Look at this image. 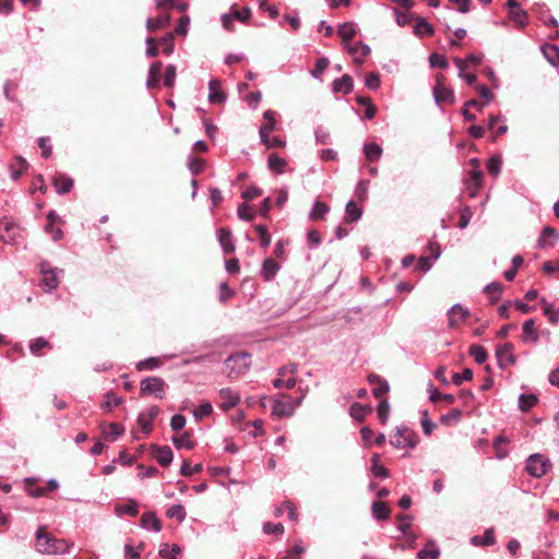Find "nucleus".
<instances>
[{
    "instance_id": "4d7b16f0",
    "label": "nucleus",
    "mask_w": 559,
    "mask_h": 559,
    "mask_svg": "<svg viewBox=\"0 0 559 559\" xmlns=\"http://www.w3.org/2000/svg\"><path fill=\"white\" fill-rule=\"evenodd\" d=\"M261 142L269 148H281L285 146V141L278 136H271L270 134L260 135Z\"/></svg>"
},
{
    "instance_id": "49530a36",
    "label": "nucleus",
    "mask_w": 559,
    "mask_h": 559,
    "mask_svg": "<svg viewBox=\"0 0 559 559\" xmlns=\"http://www.w3.org/2000/svg\"><path fill=\"white\" fill-rule=\"evenodd\" d=\"M469 355L478 365L484 364L488 358L487 350L480 345H472L469 347Z\"/></svg>"
},
{
    "instance_id": "423d86ee",
    "label": "nucleus",
    "mask_w": 559,
    "mask_h": 559,
    "mask_svg": "<svg viewBox=\"0 0 559 559\" xmlns=\"http://www.w3.org/2000/svg\"><path fill=\"white\" fill-rule=\"evenodd\" d=\"M166 382L159 377H147L141 381L140 393L143 396L154 395L162 400L165 396Z\"/></svg>"
},
{
    "instance_id": "bb28decb",
    "label": "nucleus",
    "mask_w": 559,
    "mask_h": 559,
    "mask_svg": "<svg viewBox=\"0 0 559 559\" xmlns=\"http://www.w3.org/2000/svg\"><path fill=\"white\" fill-rule=\"evenodd\" d=\"M141 526L145 530H152L154 532H159L162 530L160 521L152 512L143 513L141 518Z\"/></svg>"
},
{
    "instance_id": "6e6d98bb",
    "label": "nucleus",
    "mask_w": 559,
    "mask_h": 559,
    "mask_svg": "<svg viewBox=\"0 0 559 559\" xmlns=\"http://www.w3.org/2000/svg\"><path fill=\"white\" fill-rule=\"evenodd\" d=\"M122 403V397L118 396L112 392H108L105 395V401L102 404V408L105 411H111L112 407L118 406Z\"/></svg>"
},
{
    "instance_id": "dca6fc26",
    "label": "nucleus",
    "mask_w": 559,
    "mask_h": 559,
    "mask_svg": "<svg viewBox=\"0 0 559 559\" xmlns=\"http://www.w3.org/2000/svg\"><path fill=\"white\" fill-rule=\"evenodd\" d=\"M217 239L225 254H230L236 250V246L233 240V235L229 229H217Z\"/></svg>"
},
{
    "instance_id": "37998d69",
    "label": "nucleus",
    "mask_w": 559,
    "mask_h": 559,
    "mask_svg": "<svg viewBox=\"0 0 559 559\" xmlns=\"http://www.w3.org/2000/svg\"><path fill=\"white\" fill-rule=\"evenodd\" d=\"M510 20L519 27H524L527 24V14L521 8L509 11Z\"/></svg>"
},
{
    "instance_id": "69168bd1",
    "label": "nucleus",
    "mask_w": 559,
    "mask_h": 559,
    "mask_svg": "<svg viewBox=\"0 0 559 559\" xmlns=\"http://www.w3.org/2000/svg\"><path fill=\"white\" fill-rule=\"evenodd\" d=\"M328 67H329L328 58L321 57V58L317 59L316 67L311 71V75L313 78H320V75L326 70Z\"/></svg>"
},
{
    "instance_id": "bf43d9fd",
    "label": "nucleus",
    "mask_w": 559,
    "mask_h": 559,
    "mask_svg": "<svg viewBox=\"0 0 559 559\" xmlns=\"http://www.w3.org/2000/svg\"><path fill=\"white\" fill-rule=\"evenodd\" d=\"M297 383V380L295 377H280L273 380V386L276 389H293Z\"/></svg>"
},
{
    "instance_id": "4be33fe9",
    "label": "nucleus",
    "mask_w": 559,
    "mask_h": 559,
    "mask_svg": "<svg viewBox=\"0 0 559 559\" xmlns=\"http://www.w3.org/2000/svg\"><path fill=\"white\" fill-rule=\"evenodd\" d=\"M276 112L271 110V109H267L264 111L263 114V118L265 120V122L263 124H261L260 127V130H259V133L260 135H267V134H271V132H273L276 128Z\"/></svg>"
},
{
    "instance_id": "7c9ffc66",
    "label": "nucleus",
    "mask_w": 559,
    "mask_h": 559,
    "mask_svg": "<svg viewBox=\"0 0 559 559\" xmlns=\"http://www.w3.org/2000/svg\"><path fill=\"white\" fill-rule=\"evenodd\" d=\"M439 557L440 549L436 546L433 542L427 543L425 547L417 552L418 559H438Z\"/></svg>"
},
{
    "instance_id": "c03bdc74",
    "label": "nucleus",
    "mask_w": 559,
    "mask_h": 559,
    "mask_svg": "<svg viewBox=\"0 0 559 559\" xmlns=\"http://www.w3.org/2000/svg\"><path fill=\"white\" fill-rule=\"evenodd\" d=\"M370 411V407H366L359 403H354L349 408V414L354 419L362 421L367 413H369Z\"/></svg>"
},
{
    "instance_id": "7ed1b4c3",
    "label": "nucleus",
    "mask_w": 559,
    "mask_h": 559,
    "mask_svg": "<svg viewBox=\"0 0 559 559\" xmlns=\"http://www.w3.org/2000/svg\"><path fill=\"white\" fill-rule=\"evenodd\" d=\"M251 366V356L246 352H239L230 355L225 360L227 376L229 378H238L245 374Z\"/></svg>"
},
{
    "instance_id": "20e7f679",
    "label": "nucleus",
    "mask_w": 559,
    "mask_h": 559,
    "mask_svg": "<svg viewBox=\"0 0 559 559\" xmlns=\"http://www.w3.org/2000/svg\"><path fill=\"white\" fill-rule=\"evenodd\" d=\"M40 285L46 292L55 290L59 283L62 270L53 267L49 262L40 263Z\"/></svg>"
},
{
    "instance_id": "473e14b6",
    "label": "nucleus",
    "mask_w": 559,
    "mask_h": 559,
    "mask_svg": "<svg viewBox=\"0 0 559 559\" xmlns=\"http://www.w3.org/2000/svg\"><path fill=\"white\" fill-rule=\"evenodd\" d=\"M481 179H483V171L475 168L469 171V180L471 182L466 181L467 189L471 190V194L475 195L476 191L481 186Z\"/></svg>"
},
{
    "instance_id": "393cba45",
    "label": "nucleus",
    "mask_w": 559,
    "mask_h": 559,
    "mask_svg": "<svg viewBox=\"0 0 559 559\" xmlns=\"http://www.w3.org/2000/svg\"><path fill=\"white\" fill-rule=\"evenodd\" d=\"M371 513L374 520L385 521L390 518L391 510L382 501H374L371 506Z\"/></svg>"
},
{
    "instance_id": "412c9836",
    "label": "nucleus",
    "mask_w": 559,
    "mask_h": 559,
    "mask_svg": "<svg viewBox=\"0 0 559 559\" xmlns=\"http://www.w3.org/2000/svg\"><path fill=\"white\" fill-rule=\"evenodd\" d=\"M226 100V95L221 91L218 80H211L209 83V102L212 104H222Z\"/></svg>"
},
{
    "instance_id": "2f4dec72",
    "label": "nucleus",
    "mask_w": 559,
    "mask_h": 559,
    "mask_svg": "<svg viewBox=\"0 0 559 559\" xmlns=\"http://www.w3.org/2000/svg\"><path fill=\"white\" fill-rule=\"evenodd\" d=\"M170 23V16L169 15H159L155 19H147L146 21V28L150 32H154L160 28H165Z\"/></svg>"
},
{
    "instance_id": "72a5a7b5",
    "label": "nucleus",
    "mask_w": 559,
    "mask_h": 559,
    "mask_svg": "<svg viewBox=\"0 0 559 559\" xmlns=\"http://www.w3.org/2000/svg\"><path fill=\"white\" fill-rule=\"evenodd\" d=\"M370 471L374 477L379 478H388L389 471L380 464V455L373 454L371 457V467Z\"/></svg>"
},
{
    "instance_id": "aec40b11",
    "label": "nucleus",
    "mask_w": 559,
    "mask_h": 559,
    "mask_svg": "<svg viewBox=\"0 0 559 559\" xmlns=\"http://www.w3.org/2000/svg\"><path fill=\"white\" fill-rule=\"evenodd\" d=\"M435 33V29L430 23L427 22L426 19L421 16H417L415 19V25H414V34L417 37H429L432 36Z\"/></svg>"
},
{
    "instance_id": "c9c22d12",
    "label": "nucleus",
    "mask_w": 559,
    "mask_h": 559,
    "mask_svg": "<svg viewBox=\"0 0 559 559\" xmlns=\"http://www.w3.org/2000/svg\"><path fill=\"white\" fill-rule=\"evenodd\" d=\"M345 213H346L345 221L347 223L357 222L361 217V214H362L360 207L354 201H349L346 204Z\"/></svg>"
},
{
    "instance_id": "3c124183",
    "label": "nucleus",
    "mask_w": 559,
    "mask_h": 559,
    "mask_svg": "<svg viewBox=\"0 0 559 559\" xmlns=\"http://www.w3.org/2000/svg\"><path fill=\"white\" fill-rule=\"evenodd\" d=\"M174 38H175V34L174 33H167L165 36H163L158 40L159 45L163 48V52L166 56H169V55H171L174 52V48H175V46H174Z\"/></svg>"
},
{
    "instance_id": "603ef678",
    "label": "nucleus",
    "mask_w": 559,
    "mask_h": 559,
    "mask_svg": "<svg viewBox=\"0 0 559 559\" xmlns=\"http://www.w3.org/2000/svg\"><path fill=\"white\" fill-rule=\"evenodd\" d=\"M213 413V407L209 402H202L198 408L194 409L193 416L197 421L210 416Z\"/></svg>"
},
{
    "instance_id": "ddd939ff",
    "label": "nucleus",
    "mask_w": 559,
    "mask_h": 559,
    "mask_svg": "<svg viewBox=\"0 0 559 559\" xmlns=\"http://www.w3.org/2000/svg\"><path fill=\"white\" fill-rule=\"evenodd\" d=\"M345 48L348 50L350 55L354 56V60L356 63H362L365 57L370 53V48L368 45L362 41H356L353 44H346Z\"/></svg>"
},
{
    "instance_id": "a211bd4d",
    "label": "nucleus",
    "mask_w": 559,
    "mask_h": 559,
    "mask_svg": "<svg viewBox=\"0 0 559 559\" xmlns=\"http://www.w3.org/2000/svg\"><path fill=\"white\" fill-rule=\"evenodd\" d=\"M523 335L522 340L525 343H537L539 340L538 331L535 326V321L533 319H528L523 323L522 326Z\"/></svg>"
},
{
    "instance_id": "774afa93",
    "label": "nucleus",
    "mask_w": 559,
    "mask_h": 559,
    "mask_svg": "<svg viewBox=\"0 0 559 559\" xmlns=\"http://www.w3.org/2000/svg\"><path fill=\"white\" fill-rule=\"evenodd\" d=\"M176 80V67L174 64H168L165 70L164 75V85L167 87H173Z\"/></svg>"
},
{
    "instance_id": "f03ea898",
    "label": "nucleus",
    "mask_w": 559,
    "mask_h": 559,
    "mask_svg": "<svg viewBox=\"0 0 559 559\" xmlns=\"http://www.w3.org/2000/svg\"><path fill=\"white\" fill-rule=\"evenodd\" d=\"M306 393V391H301L297 399L284 393L277 394L273 402L272 414L278 418L290 417L304 401Z\"/></svg>"
},
{
    "instance_id": "9d476101",
    "label": "nucleus",
    "mask_w": 559,
    "mask_h": 559,
    "mask_svg": "<svg viewBox=\"0 0 559 559\" xmlns=\"http://www.w3.org/2000/svg\"><path fill=\"white\" fill-rule=\"evenodd\" d=\"M218 395L222 400L219 407L224 412H227V411L234 408L240 402V395L229 388L221 389L218 391Z\"/></svg>"
},
{
    "instance_id": "1a4fd4ad",
    "label": "nucleus",
    "mask_w": 559,
    "mask_h": 559,
    "mask_svg": "<svg viewBox=\"0 0 559 559\" xmlns=\"http://www.w3.org/2000/svg\"><path fill=\"white\" fill-rule=\"evenodd\" d=\"M438 83L433 87V96L435 100L438 105L441 104H453L455 100L454 93L451 88H448L441 83V80H443V75L437 76Z\"/></svg>"
},
{
    "instance_id": "f8f14e48",
    "label": "nucleus",
    "mask_w": 559,
    "mask_h": 559,
    "mask_svg": "<svg viewBox=\"0 0 559 559\" xmlns=\"http://www.w3.org/2000/svg\"><path fill=\"white\" fill-rule=\"evenodd\" d=\"M159 413L158 406H152L146 412H142L138 417V424L144 433H150L153 429V420Z\"/></svg>"
},
{
    "instance_id": "79ce46f5",
    "label": "nucleus",
    "mask_w": 559,
    "mask_h": 559,
    "mask_svg": "<svg viewBox=\"0 0 559 559\" xmlns=\"http://www.w3.org/2000/svg\"><path fill=\"white\" fill-rule=\"evenodd\" d=\"M429 392H430L429 399L431 402H437V401L442 400V401L447 402L448 404H452L455 401L454 395L448 394V393H441L432 384H430Z\"/></svg>"
},
{
    "instance_id": "13d9d810",
    "label": "nucleus",
    "mask_w": 559,
    "mask_h": 559,
    "mask_svg": "<svg viewBox=\"0 0 559 559\" xmlns=\"http://www.w3.org/2000/svg\"><path fill=\"white\" fill-rule=\"evenodd\" d=\"M167 516L170 519H176L178 522H182L186 519V511L181 504H174L168 508L166 512Z\"/></svg>"
},
{
    "instance_id": "e433bc0d",
    "label": "nucleus",
    "mask_w": 559,
    "mask_h": 559,
    "mask_svg": "<svg viewBox=\"0 0 559 559\" xmlns=\"http://www.w3.org/2000/svg\"><path fill=\"white\" fill-rule=\"evenodd\" d=\"M181 552L180 547L177 544L169 546L167 543L162 544L159 549V556L164 559H177V556Z\"/></svg>"
},
{
    "instance_id": "6e6552de",
    "label": "nucleus",
    "mask_w": 559,
    "mask_h": 559,
    "mask_svg": "<svg viewBox=\"0 0 559 559\" xmlns=\"http://www.w3.org/2000/svg\"><path fill=\"white\" fill-rule=\"evenodd\" d=\"M514 346L511 343H504L496 347V356L500 368H508L516 362V357L513 354Z\"/></svg>"
},
{
    "instance_id": "09e8293b",
    "label": "nucleus",
    "mask_w": 559,
    "mask_h": 559,
    "mask_svg": "<svg viewBox=\"0 0 559 559\" xmlns=\"http://www.w3.org/2000/svg\"><path fill=\"white\" fill-rule=\"evenodd\" d=\"M116 512L119 514V515H130V516H135L138 515L139 513V510H138V504L135 503V501L133 500H130L128 503L126 504H120V506H117L116 507Z\"/></svg>"
},
{
    "instance_id": "a19ab883",
    "label": "nucleus",
    "mask_w": 559,
    "mask_h": 559,
    "mask_svg": "<svg viewBox=\"0 0 559 559\" xmlns=\"http://www.w3.org/2000/svg\"><path fill=\"white\" fill-rule=\"evenodd\" d=\"M454 63L459 68V76L464 79L468 85L475 84L477 76L473 73H465V61L461 58H454Z\"/></svg>"
},
{
    "instance_id": "c85d7f7f",
    "label": "nucleus",
    "mask_w": 559,
    "mask_h": 559,
    "mask_svg": "<svg viewBox=\"0 0 559 559\" xmlns=\"http://www.w3.org/2000/svg\"><path fill=\"white\" fill-rule=\"evenodd\" d=\"M330 206L326 203H323L321 201H316L313 203L312 210L309 213V219L311 221H320L325 217V215L329 213Z\"/></svg>"
},
{
    "instance_id": "f3484780",
    "label": "nucleus",
    "mask_w": 559,
    "mask_h": 559,
    "mask_svg": "<svg viewBox=\"0 0 559 559\" xmlns=\"http://www.w3.org/2000/svg\"><path fill=\"white\" fill-rule=\"evenodd\" d=\"M368 381L373 385L372 393L376 397H382L389 392L388 381L381 379L378 374H369Z\"/></svg>"
},
{
    "instance_id": "ea45409f",
    "label": "nucleus",
    "mask_w": 559,
    "mask_h": 559,
    "mask_svg": "<svg viewBox=\"0 0 559 559\" xmlns=\"http://www.w3.org/2000/svg\"><path fill=\"white\" fill-rule=\"evenodd\" d=\"M366 158L370 162L378 160L382 155V148L377 143H368L364 146Z\"/></svg>"
},
{
    "instance_id": "cd10ccee",
    "label": "nucleus",
    "mask_w": 559,
    "mask_h": 559,
    "mask_svg": "<svg viewBox=\"0 0 559 559\" xmlns=\"http://www.w3.org/2000/svg\"><path fill=\"white\" fill-rule=\"evenodd\" d=\"M155 450V460L158 462V464L163 466H167L173 461V451L169 447H154Z\"/></svg>"
},
{
    "instance_id": "0e129e2a",
    "label": "nucleus",
    "mask_w": 559,
    "mask_h": 559,
    "mask_svg": "<svg viewBox=\"0 0 559 559\" xmlns=\"http://www.w3.org/2000/svg\"><path fill=\"white\" fill-rule=\"evenodd\" d=\"M254 228H255V231L258 233V235L260 237L261 246L263 248L269 247L270 243H271V235L269 234L266 226H264V225H257Z\"/></svg>"
},
{
    "instance_id": "f704fd0d",
    "label": "nucleus",
    "mask_w": 559,
    "mask_h": 559,
    "mask_svg": "<svg viewBox=\"0 0 559 559\" xmlns=\"http://www.w3.org/2000/svg\"><path fill=\"white\" fill-rule=\"evenodd\" d=\"M337 33L346 46V44H350L349 40L356 35V27L353 23L345 22L340 25Z\"/></svg>"
},
{
    "instance_id": "b1692460",
    "label": "nucleus",
    "mask_w": 559,
    "mask_h": 559,
    "mask_svg": "<svg viewBox=\"0 0 559 559\" xmlns=\"http://www.w3.org/2000/svg\"><path fill=\"white\" fill-rule=\"evenodd\" d=\"M162 67H163V63L160 61L153 62L150 66L148 75H147V80H146V86L148 88L158 86Z\"/></svg>"
},
{
    "instance_id": "864d4df0",
    "label": "nucleus",
    "mask_w": 559,
    "mask_h": 559,
    "mask_svg": "<svg viewBox=\"0 0 559 559\" xmlns=\"http://www.w3.org/2000/svg\"><path fill=\"white\" fill-rule=\"evenodd\" d=\"M503 290L502 284L492 282L485 287V292L490 296L491 302H496Z\"/></svg>"
},
{
    "instance_id": "052dcab7",
    "label": "nucleus",
    "mask_w": 559,
    "mask_h": 559,
    "mask_svg": "<svg viewBox=\"0 0 559 559\" xmlns=\"http://www.w3.org/2000/svg\"><path fill=\"white\" fill-rule=\"evenodd\" d=\"M550 237L557 238L558 234L556 233V230L554 228L545 227L542 231L539 239H538V246L542 248H544L546 246H552V242L548 241V238H550Z\"/></svg>"
},
{
    "instance_id": "8fccbe9b",
    "label": "nucleus",
    "mask_w": 559,
    "mask_h": 559,
    "mask_svg": "<svg viewBox=\"0 0 559 559\" xmlns=\"http://www.w3.org/2000/svg\"><path fill=\"white\" fill-rule=\"evenodd\" d=\"M160 366H162V362H160L159 358H157V357H150V358H146L144 360H140L136 364V370L138 371L153 370V369L159 368Z\"/></svg>"
},
{
    "instance_id": "2eb2a0df",
    "label": "nucleus",
    "mask_w": 559,
    "mask_h": 559,
    "mask_svg": "<svg viewBox=\"0 0 559 559\" xmlns=\"http://www.w3.org/2000/svg\"><path fill=\"white\" fill-rule=\"evenodd\" d=\"M17 227L9 222H0V238L4 243H16Z\"/></svg>"
},
{
    "instance_id": "39448f33",
    "label": "nucleus",
    "mask_w": 559,
    "mask_h": 559,
    "mask_svg": "<svg viewBox=\"0 0 559 559\" xmlns=\"http://www.w3.org/2000/svg\"><path fill=\"white\" fill-rule=\"evenodd\" d=\"M551 468V462L543 454H531L526 461L527 473L535 478H540Z\"/></svg>"
},
{
    "instance_id": "9b49d317",
    "label": "nucleus",
    "mask_w": 559,
    "mask_h": 559,
    "mask_svg": "<svg viewBox=\"0 0 559 559\" xmlns=\"http://www.w3.org/2000/svg\"><path fill=\"white\" fill-rule=\"evenodd\" d=\"M469 317V311L460 304H455L448 311L449 326L454 329Z\"/></svg>"
},
{
    "instance_id": "a878e982",
    "label": "nucleus",
    "mask_w": 559,
    "mask_h": 559,
    "mask_svg": "<svg viewBox=\"0 0 559 559\" xmlns=\"http://www.w3.org/2000/svg\"><path fill=\"white\" fill-rule=\"evenodd\" d=\"M267 166L271 171L275 174H283L287 166V162L285 158L281 157L276 153H272L267 158Z\"/></svg>"
},
{
    "instance_id": "c756f323",
    "label": "nucleus",
    "mask_w": 559,
    "mask_h": 559,
    "mask_svg": "<svg viewBox=\"0 0 559 559\" xmlns=\"http://www.w3.org/2000/svg\"><path fill=\"white\" fill-rule=\"evenodd\" d=\"M542 51L547 61L557 67L559 66V47L551 44H546L542 47Z\"/></svg>"
},
{
    "instance_id": "338daca9",
    "label": "nucleus",
    "mask_w": 559,
    "mask_h": 559,
    "mask_svg": "<svg viewBox=\"0 0 559 559\" xmlns=\"http://www.w3.org/2000/svg\"><path fill=\"white\" fill-rule=\"evenodd\" d=\"M378 417L382 424H385L389 418L390 405L386 400H382L377 408Z\"/></svg>"
},
{
    "instance_id": "e2e57ef3",
    "label": "nucleus",
    "mask_w": 559,
    "mask_h": 559,
    "mask_svg": "<svg viewBox=\"0 0 559 559\" xmlns=\"http://www.w3.org/2000/svg\"><path fill=\"white\" fill-rule=\"evenodd\" d=\"M420 423L425 435H431L436 428V424L429 418L428 411H421Z\"/></svg>"
},
{
    "instance_id": "0eeeda50",
    "label": "nucleus",
    "mask_w": 559,
    "mask_h": 559,
    "mask_svg": "<svg viewBox=\"0 0 559 559\" xmlns=\"http://www.w3.org/2000/svg\"><path fill=\"white\" fill-rule=\"evenodd\" d=\"M390 443L397 449H413L418 443V437L414 431L407 428H396L395 433L391 437Z\"/></svg>"
},
{
    "instance_id": "4c0bfd02",
    "label": "nucleus",
    "mask_w": 559,
    "mask_h": 559,
    "mask_svg": "<svg viewBox=\"0 0 559 559\" xmlns=\"http://www.w3.org/2000/svg\"><path fill=\"white\" fill-rule=\"evenodd\" d=\"M28 168V163L21 156H17L14 163L11 165V177L16 180L19 177L26 171Z\"/></svg>"
},
{
    "instance_id": "5701e85b",
    "label": "nucleus",
    "mask_w": 559,
    "mask_h": 559,
    "mask_svg": "<svg viewBox=\"0 0 559 559\" xmlns=\"http://www.w3.org/2000/svg\"><path fill=\"white\" fill-rule=\"evenodd\" d=\"M280 269L281 265L276 261L271 258L265 259L262 264L261 276L267 282L272 281Z\"/></svg>"
},
{
    "instance_id": "de8ad7c7",
    "label": "nucleus",
    "mask_w": 559,
    "mask_h": 559,
    "mask_svg": "<svg viewBox=\"0 0 559 559\" xmlns=\"http://www.w3.org/2000/svg\"><path fill=\"white\" fill-rule=\"evenodd\" d=\"M537 397L533 394H521L519 397V407L523 412L530 411L537 404Z\"/></svg>"
},
{
    "instance_id": "a18cd8bd",
    "label": "nucleus",
    "mask_w": 559,
    "mask_h": 559,
    "mask_svg": "<svg viewBox=\"0 0 559 559\" xmlns=\"http://www.w3.org/2000/svg\"><path fill=\"white\" fill-rule=\"evenodd\" d=\"M173 443L177 449H193L194 444L190 439L189 432H183L179 436L173 437Z\"/></svg>"
},
{
    "instance_id": "6ab92c4d",
    "label": "nucleus",
    "mask_w": 559,
    "mask_h": 559,
    "mask_svg": "<svg viewBox=\"0 0 559 559\" xmlns=\"http://www.w3.org/2000/svg\"><path fill=\"white\" fill-rule=\"evenodd\" d=\"M53 187L59 194L68 193L73 187V179L64 174H57L52 178Z\"/></svg>"
},
{
    "instance_id": "680f3d73",
    "label": "nucleus",
    "mask_w": 559,
    "mask_h": 559,
    "mask_svg": "<svg viewBox=\"0 0 559 559\" xmlns=\"http://www.w3.org/2000/svg\"><path fill=\"white\" fill-rule=\"evenodd\" d=\"M429 63L432 68L447 69L449 67V62L445 56L433 52L429 57Z\"/></svg>"
},
{
    "instance_id": "58836bf2",
    "label": "nucleus",
    "mask_w": 559,
    "mask_h": 559,
    "mask_svg": "<svg viewBox=\"0 0 559 559\" xmlns=\"http://www.w3.org/2000/svg\"><path fill=\"white\" fill-rule=\"evenodd\" d=\"M51 349L50 343L44 337H37L29 343V350L35 356H41L43 349Z\"/></svg>"
},
{
    "instance_id": "4468645a",
    "label": "nucleus",
    "mask_w": 559,
    "mask_h": 559,
    "mask_svg": "<svg viewBox=\"0 0 559 559\" xmlns=\"http://www.w3.org/2000/svg\"><path fill=\"white\" fill-rule=\"evenodd\" d=\"M354 90V81L349 74H344L343 76L335 79L332 83L333 93H343L344 95H348Z\"/></svg>"
},
{
    "instance_id": "5fc2aeb1",
    "label": "nucleus",
    "mask_w": 559,
    "mask_h": 559,
    "mask_svg": "<svg viewBox=\"0 0 559 559\" xmlns=\"http://www.w3.org/2000/svg\"><path fill=\"white\" fill-rule=\"evenodd\" d=\"M462 412L457 408L452 409L448 414H444L440 417V421L445 426H451L461 420Z\"/></svg>"
},
{
    "instance_id": "f257e3e1",
    "label": "nucleus",
    "mask_w": 559,
    "mask_h": 559,
    "mask_svg": "<svg viewBox=\"0 0 559 559\" xmlns=\"http://www.w3.org/2000/svg\"><path fill=\"white\" fill-rule=\"evenodd\" d=\"M35 548L40 554L61 555L69 550V544L47 533L45 526H39L36 531Z\"/></svg>"
}]
</instances>
